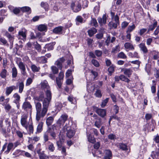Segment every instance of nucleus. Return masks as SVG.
Returning a JSON list of instances; mask_svg holds the SVG:
<instances>
[{"label":"nucleus","mask_w":159,"mask_h":159,"mask_svg":"<svg viewBox=\"0 0 159 159\" xmlns=\"http://www.w3.org/2000/svg\"><path fill=\"white\" fill-rule=\"evenodd\" d=\"M43 124V123L42 122H40L39 123L37 128L36 133H39L42 131Z\"/></svg>","instance_id":"22"},{"label":"nucleus","mask_w":159,"mask_h":159,"mask_svg":"<svg viewBox=\"0 0 159 159\" xmlns=\"http://www.w3.org/2000/svg\"><path fill=\"white\" fill-rule=\"evenodd\" d=\"M24 87V84L23 82H21L19 84V92L20 93H21L23 91Z\"/></svg>","instance_id":"47"},{"label":"nucleus","mask_w":159,"mask_h":159,"mask_svg":"<svg viewBox=\"0 0 159 159\" xmlns=\"http://www.w3.org/2000/svg\"><path fill=\"white\" fill-rule=\"evenodd\" d=\"M32 82V80L31 78H28L26 80V86H29L31 84Z\"/></svg>","instance_id":"64"},{"label":"nucleus","mask_w":159,"mask_h":159,"mask_svg":"<svg viewBox=\"0 0 159 159\" xmlns=\"http://www.w3.org/2000/svg\"><path fill=\"white\" fill-rule=\"evenodd\" d=\"M113 110L116 114L118 113L119 110V107L117 105H114L113 106Z\"/></svg>","instance_id":"61"},{"label":"nucleus","mask_w":159,"mask_h":159,"mask_svg":"<svg viewBox=\"0 0 159 159\" xmlns=\"http://www.w3.org/2000/svg\"><path fill=\"white\" fill-rule=\"evenodd\" d=\"M120 47L119 46H116L115 47L113 48L111 51L112 52L116 53L120 51Z\"/></svg>","instance_id":"51"},{"label":"nucleus","mask_w":159,"mask_h":159,"mask_svg":"<svg viewBox=\"0 0 159 159\" xmlns=\"http://www.w3.org/2000/svg\"><path fill=\"white\" fill-rule=\"evenodd\" d=\"M119 24L117 23L116 22H113L112 21L110 22L108 24V26L109 27L110 29L112 28L116 29L117 28L118 25Z\"/></svg>","instance_id":"31"},{"label":"nucleus","mask_w":159,"mask_h":159,"mask_svg":"<svg viewBox=\"0 0 159 159\" xmlns=\"http://www.w3.org/2000/svg\"><path fill=\"white\" fill-rule=\"evenodd\" d=\"M41 87L42 89L44 90L46 96H49L50 94H51L50 88L46 80H44L41 82Z\"/></svg>","instance_id":"4"},{"label":"nucleus","mask_w":159,"mask_h":159,"mask_svg":"<svg viewBox=\"0 0 159 159\" xmlns=\"http://www.w3.org/2000/svg\"><path fill=\"white\" fill-rule=\"evenodd\" d=\"M44 98V93L41 92L38 97H37L35 98V100L38 101H43Z\"/></svg>","instance_id":"30"},{"label":"nucleus","mask_w":159,"mask_h":159,"mask_svg":"<svg viewBox=\"0 0 159 159\" xmlns=\"http://www.w3.org/2000/svg\"><path fill=\"white\" fill-rule=\"evenodd\" d=\"M62 27L61 26L57 27L53 29V32L56 34H60L62 30Z\"/></svg>","instance_id":"36"},{"label":"nucleus","mask_w":159,"mask_h":159,"mask_svg":"<svg viewBox=\"0 0 159 159\" xmlns=\"http://www.w3.org/2000/svg\"><path fill=\"white\" fill-rule=\"evenodd\" d=\"M35 106L36 111V119L37 121H39L41 118H43L45 115H43L42 114V104L39 102H35Z\"/></svg>","instance_id":"2"},{"label":"nucleus","mask_w":159,"mask_h":159,"mask_svg":"<svg viewBox=\"0 0 159 159\" xmlns=\"http://www.w3.org/2000/svg\"><path fill=\"white\" fill-rule=\"evenodd\" d=\"M22 107L24 110H27L28 109H31L32 106L30 102L25 101L23 103Z\"/></svg>","instance_id":"16"},{"label":"nucleus","mask_w":159,"mask_h":159,"mask_svg":"<svg viewBox=\"0 0 159 159\" xmlns=\"http://www.w3.org/2000/svg\"><path fill=\"white\" fill-rule=\"evenodd\" d=\"M95 95L97 97L100 98L102 96L101 92L100 90H98L96 91L95 93Z\"/></svg>","instance_id":"59"},{"label":"nucleus","mask_w":159,"mask_h":159,"mask_svg":"<svg viewBox=\"0 0 159 159\" xmlns=\"http://www.w3.org/2000/svg\"><path fill=\"white\" fill-rule=\"evenodd\" d=\"M47 58L45 57L42 56L38 58V61L40 63H45L47 62Z\"/></svg>","instance_id":"42"},{"label":"nucleus","mask_w":159,"mask_h":159,"mask_svg":"<svg viewBox=\"0 0 159 159\" xmlns=\"http://www.w3.org/2000/svg\"><path fill=\"white\" fill-rule=\"evenodd\" d=\"M16 134L20 138H22L23 137V134L19 130H16Z\"/></svg>","instance_id":"58"},{"label":"nucleus","mask_w":159,"mask_h":159,"mask_svg":"<svg viewBox=\"0 0 159 159\" xmlns=\"http://www.w3.org/2000/svg\"><path fill=\"white\" fill-rule=\"evenodd\" d=\"M115 22L117 23V24H120V22H119V16L117 15H116L113 18Z\"/></svg>","instance_id":"62"},{"label":"nucleus","mask_w":159,"mask_h":159,"mask_svg":"<svg viewBox=\"0 0 159 159\" xmlns=\"http://www.w3.org/2000/svg\"><path fill=\"white\" fill-rule=\"evenodd\" d=\"M13 147V143L11 142L9 143L7 146V149L5 151L4 153L6 154H8Z\"/></svg>","instance_id":"20"},{"label":"nucleus","mask_w":159,"mask_h":159,"mask_svg":"<svg viewBox=\"0 0 159 159\" xmlns=\"http://www.w3.org/2000/svg\"><path fill=\"white\" fill-rule=\"evenodd\" d=\"M88 141L91 143H93L96 142V139L91 134H90L88 136Z\"/></svg>","instance_id":"35"},{"label":"nucleus","mask_w":159,"mask_h":159,"mask_svg":"<svg viewBox=\"0 0 159 159\" xmlns=\"http://www.w3.org/2000/svg\"><path fill=\"white\" fill-rule=\"evenodd\" d=\"M50 129H48L47 131L43 134V139L44 141L46 142L48 140V136L49 134Z\"/></svg>","instance_id":"23"},{"label":"nucleus","mask_w":159,"mask_h":159,"mask_svg":"<svg viewBox=\"0 0 159 159\" xmlns=\"http://www.w3.org/2000/svg\"><path fill=\"white\" fill-rule=\"evenodd\" d=\"M70 8L73 12L77 13L81 10L82 7L80 3L75 2L71 3Z\"/></svg>","instance_id":"5"},{"label":"nucleus","mask_w":159,"mask_h":159,"mask_svg":"<svg viewBox=\"0 0 159 159\" xmlns=\"http://www.w3.org/2000/svg\"><path fill=\"white\" fill-rule=\"evenodd\" d=\"M31 68L32 71L34 72H39L40 69L39 66H37L34 64H31Z\"/></svg>","instance_id":"32"},{"label":"nucleus","mask_w":159,"mask_h":159,"mask_svg":"<svg viewBox=\"0 0 159 159\" xmlns=\"http://www.w3.org/2000/svg\"><path fill=\"white\" fill-rule=\"evenodd\" d=\"M20 10L23 12H25L29 14H30L31 12V8L27 6L23 7L20 8Z\"/></svg>","instance_id":"18"},{"label":"nucleus","mask_w":159,"mask_h":159,"mask_svg":"<svg viewBox=\"0 0 159 159\" xmlns=\"http://www.w3.org/2000/svg\"><path fill=\"white\" fill-rule=\"evenodd\" d=\"M64 77V73L61 72L59 73L58 76L56 78V83L59 88H60L61 87Z\"/></svg>","instance_id":"7"},{"label":"nucleus","mask_w":159,"mask_h":159,"mask_svg":"<svg viewBox=\"0 0 159 159\" xmlns=\"http://www.w3.org/2000/svg\"><path fill=\"white\" fill-rule=\"evenodd\" d=\"M19 68L21 70V72L22 74L24 76H25L26 74L25 65L22 62L20 61L17 64Z\"/></svg>","instance_id":"11"},{"label":"nucleus","mask_w":159,"mask_h":159,"mask_svg":"<svg viewBox=\"0 0 159 159\" xmlns=\"http://www.w3.org/2000/svg\"><path fill=\"white\" fill-rule=\"evenodd\" d=\"M139 46L141 50L143 51L144 53H146L148 51L144 43H141L139 44Z\"/></svg>","instance_id":"27"},{"label":"nucleus","mask_w":159,"mask_h":159,"mask_svg":"<svg viewBox=\"0 0 159 159\" xmlns=\"http://www.w3.org/2000/svg\"><path fill=\"white\" fill-rule=\"evenodd\" d=\"M93 118V120L94 122V125L97 128H99L102 125L101 119L95 114L92 116Z\"/></svg>","instance_id":"8"},{"label":"nucleus","mask_w":159,"mask_h":159,"mask_svg":"<svg viewBox=\"0 0 159 159\" xmlns=\"http://www.w3.org/2000/svg\"><path fill=\"white\" fill-rule=\"evenodd\" d=\"M3 106H5V109L7 112L9 111L11 108V106L9 104H5L4 103L2 104Z\"/></svg>","instance_id":"48"},{"label":"nucleus","mask_w":159,"mask_h":159,"mask_svg":"<svg viewBox=\"0 0 159 159\" xmlns=\"http://www.w3.org/2000/svg\"><path fill=\"white\" fill-rule=\"evenodd\" d=\"M157 25V22L154 20L153 24L149 26L148 31L153 30Z\"/></svg>","instance_id":"45"},{"label":"nucleus","mask_w":159,"mask_h":159,"mask_svg":"<svg viewBox=\"0 0 159 159\" xmlns=\"http://www.w3.org/2000/svg\"><path fill=\"white\" fill-rule=\"evenodd\" d=\"M55 43H56L55 42H53L52 43L47 44L45 45L44 48L45 49L47 48L48 51L52 50L54 48L53 46Z\"/></svg>","instance_id":"19"},{"label":"nucleus","mask_w":159,"mask_h":159,"mask_svg":"<svg viewBox=\"0 0 159 159\" xmlns=\"http://www.w3.org/2000/svg\"><path fill=\"white\" fill-rule=\"evenodd\" d=\"M92 63L96 67H98L99 66L98 62L96 60L93 59L91 61Z\"/></svg>","instance_id":"56"},{"label":"nucleus","mask_w":159,"mask_h":159,"mask_svg":"<svg viewBox=\"0 0 159 159\" xmlns=\"http://www.w3.org/2000/svg\"><path fill=\"white\" fill-rule=\"evenodd\" d=\"M48 129H50L49 134H50L51 136L54 139H55L56 137L55 133L54 132L52 131L51 128H49Z\"/></svg>","instance_id":"60"},{"label":"nucleus","mask_w":159,"mask_h":159,"mask_svg":"<svg viewBox=\"0 0 159 159\" xmlns=\"http://www.w3.org/2000/svg\"><path fill=\"white\" fill-rule=\"evenodd\" d=\"M30 133H33L34 131V127L33 126V122L31 117L30 118V123L28 125V127Z\"/></svg>","instance_id":"24"},{"label":"nucleus","mask_w":159,"mask_h":159,"mask_svg":"<svg viewBox=\"0 0 159 159\" xmlns=\"http://www.w3.org/2000/svg\"><path fill=\"white\" fill-rule=\"evenodd\" d=\"M135 28V25L133 24L132 25H129L127 28V32L128 33H130Z\"/></svg>","instance_id":"46"},{"label":"nucleus","mask_w":159,"mask_h":159,"mask_svg":"<svg viewBox=\"0 0 159 159\" xmlns=\"http://www.w3.org/2000/svg\"><path fill=\"white\" fill-rule=\"evenodd\" d=\"M121 71H123L124 74L128 77L131 76L133 72V70L130 68L122 69Z\"/></svg>","instance_id":"14"},{"label":"nucleus","mask_w":159,"mask_h":159,"mask_svg":"<svg viewBox=\"0 0 159 159\" xmlns=\"http://www.w3.org/2000/svg\"><path fill=\"white\" fill-rule=\"evenodd\" d=\"M68 116L66 114L62 115L57 121L58 124L61 126H63L65 122L67 120Z\"/></svg>","instance_id":"9"},{"label":"nucleus","mask_w":159,"mask_h":159,"mask_svg":"<svg viewBox=\"0 0 159 159\" xmlns=\"http://www.w3.org/2000/svg\"><path fill=\"white\" fill-rule=\"evenodd\" d=\"M39 156L40 159H49L48 157L43 153L40 154Z\"/></svg>","instance_id":"55"},{"label":"nucleus","mask_w":159,"mask_h":159,"mask_svg":"<svg viewBox=\"0 0 159 159\" xmlns=\"http://www.w3.org/2000/svg\"><path fill=\"white\" fill-rule=\"evenodd\" d=\"M65 60L63 57L60 58L55 62V64L57 67L60 70H61L62 68V63L65 61Z\"/></svg>","instance_id":"12"},{"label":"nucleus","mask_w":159,"mask_h":159,"mask_svg":"<svg viewBox=\"0 0 159 159\" xmlns=\"http://www.w3.org/2000/svg\"><path fill=\"white\" fill-rule=\"evenodd\" d=\"M98 23L101 25L105 24L107 22V17L106 14H103L102 17H99L98 19Z\"/></svg>","instance_id":"13"},{"label":"nucleus","mask_w":159,"mask_h":159,"mask_svg":"<svg viewBox=\"0 0 159 159\" xmlns=\"http://www.w3.org/2000/svg\"><path fill=\"white\" fill-rule=\"evenodd\" d=\"M88 33L90 37L92 36L97 32V30L94 28H93L88 31Z\"/></svg>","instance_id":"33"},{"label":"nucleus","mask_w":159,"mask_h":159,"mask_svg":"<svg viewBox=\"0 0 159 159\" xmlns=\"http://www.w3.org/2000/svg\"><path fill=\"white\" fill-rule=\"evenodd\" d=\"M109 98H106L105 99L103 100L101 105V107H104L106 105L107 103L108 102Z\"/></svg>","instance_id":"54"},{"label":"nucleus","mask_w":159,"mask_h":159,"mask_svg":"<svg viewBox=\"0 0 159 159\" xmlns=\"http://www.w3.org/2000/svg\"><path fill=\"white\" fill-rule=\"evenodd\" d=\"M13 97L14 98V102L16 104L18 103L20 100V97L17 93H15L13 95Z\"/></svg>","instance_id":"29"},{"label":"nucleus","mask_w":159,"mask_h":159,"mask_svg":"<svg viewBox=\"0 0 159 159\" xmlns=\"http://www.w3.org/2000/svg\"><path fill=\"white\" fill-rule=\"evenodd\" d=\"M51 69L54 74H57L58 73V70L56 67L54 66H52Z\"/></svg>","instance_id":"53"},{"label":"nucleus","mask_w":159,"mask_h":159,"mask_svg":"<svg viewBox=\"0 0 159 159\" xmlns=\"http://www.w3.org/2000/svg\"><path fill=\"white\" fill-rule=\"evenodd\" d=\"M118 57L121 59H125L127 58V56L123 52H121L118 55Z\"/></svg>","instance_id":"49"},{"label":"nucleus","mask_w":159,"mask_h":159,"mask_svg":"<svg viewBox=\"0 0 159 159\" xmlns=\"http://www.w3.org/2000/svg\"><path fill=\"white\" fill-rule=\"evenodd\" d=\"M117 146L120 149L123 150H127V147L126 145L121 143H118L117 144Z\"/></svg>","instance_id":"25"},{"label":"nucleus","mask_w":159,"mask_h":159,"mask_svg":"<svg viewBox=\"0 0 159 159\" xmlns=\"http://www.w3.org/2000/svg\"><path fill=\"white\" fill-rule=\"evenodd\" d=\"M49 144L48 146V148L49 150L51 152H53L55 150V147L54 145L52 143L49 142Z\"/></svg>","instance_id":"40"},{"label":"nucleus","mask_w":159,"mask_h":159,"mask_svg":"<svg viewBox=\"0 0 159 159\" xmlns=\"http://www.w3.org/2000/svg\"><path fill=\"white\" fill-rule=\"evenodd\" d=\"M54 117L50 116L46 120V123L48 126L51 125L53 121Z\"/></svg>","instance_id":"34"},{"label":"nucleus","mask_w":159,"mask_h":159,"mask_svg":"<svg viewBox=\"0 0 159 159\" xmlns=\"http://www.w3.org/2000/svg\"><path fill=\"white\" fill-rule=\"evenodd\" d=\"M64 128V130L66 129L67 130L66 135L68 138H71L74 135L75 131L71 127L67 126L66 124Z\"/></svg>","instance_id":"6"},{"label":"nucleus","mask_w":159,"mask_h":159,"mask_svg":"<svg viewBox=\"0 0 159 159\" xmlns=\"http://www.w3.org/2000/svg\"><path fill=\"white\" fill-rule=\"evenodd\" d=\"M28 114H25L21 116L20 119V123L21 125L26 130L28 129V125L30 123V120L29 122H28Z\"/></svg>","instance_id":"3"},{"label":"nucleus","mask_w":159,"mask_h":159,"mask_svg":"<svg viewBox=\"0 0 159 159\" xmlns=\"http://www.w3.org/2000/svg\"><path fill=\"white\" fill-rule=\"evenodd\" d=\"M128 56L131 57L132 58H139V56L138 55V53L136 52H134L133 53L132 52H129L128 53Z\"/></svg>","instance_id":"41"},{"label":"nucleus","mask_w":159,"mask_h":159,"mask_svg":"<svg viewBox=\"0 0 159 159\" xmlns=\"http://www.w3.org/2000/svg\"><path fill=\"white\" fill-rule=\"evenodd\" d=\"M76 20L77 22L81 23L83 22V19L80 16H78L76 18Z\"/></svg>","instance_id":"57"},{"label":"nucleus","mask_w":159,"mask_h":159,"mask_svg":"<svg viewBox=\"0 0 159 159\" xmlns=\"http://www.w3.org/2000/svg\"><path fill=\"white\" fill-rule=\"evenodd\" d=\"M7 70L5 69H3L1 70V72L0 73V76L2 78L5 79L7 76Z\"/></svg>","instance_id":"39"},{"label":"nucleus","mask_w":159,"mask_h":159,"mask_svg":"<svg viewBox=\"0 0 159 159\" xmlns=\"http://www.w3.org/2000/svg\"><path fill=\"white\" fill-rule=\"evenodd\" d=\"M105 156L112 157V154L111 151L109 150H107L105 151Z\"/></svg>","instance_id":"50"},{"label":"nucleus","mask_w":159,"mask_h":159,"mask_svg":"<svg viewBox=\"0 0 159 159\" xmlns=\"http://www.w3.org/2000/svg\"><path fill=\"white\" fill-rule=\"evenodd\" d=\"M16 87L14 86H11L6 88V95L8 96L11 93L14 89H16Z\"/></svg>","instance_id":"17"},{"label":"nucleus","mask_w":159,"mask_h":159,"mask_svg":"<svg viewBox=\"0 0 159 159\" xmlns=\"http://www.w3.org/2000/svg\"><path fill=\"white\" fill-rule=\"evenodd\" d=\"M96 112L99 116L103 117L106 115V110L104 109H98L96 110Z\"/></svg>","instance_id":"15"},{"label":"nucleus","mask_w":159,"mask_h":159,"mask_svg":"<svg viewBox=\"0 0 159 159\" xmlns=\"http://www.w3.org/2000/svg\"><path fill=\"white\" fill-rule=\"evenodd\" d=\"M17 71L16 67H14L12 69V76L13 78H15L17 77Z\"/></svg>","instance_id":"38"},{"label":"nucleus","mask_w":159,"mask_h":159,"mask_svg":"<svg viewBox=\"0 0 159 159\" xmlns=\"http://www.w3.org/2000/svg\"><path fill=\"white\" fill-rule=\"evenodd\" d=\"M46 97L43 101L42 108V115H46L48 111V109L52 98V95L50 94L49 96H46Z\"/></svg>","instance_id":"1"},{"label":"nucleus","mask_w":159,"mask_h":159,"mask_svg":"<svg viewBox=\"0 0 159 159\" xmlns=\"http://www.w3.org/2000/svg\"><path fill=\"white\" fill-rule=\"evenodd\" d=\"M34 45L35 48L38 51L40 52L41 50V47L37 42L34 43Z\"/></svg>","instance_id":"52"},{"label":"nucleus","mask_w":159,"mask_h":159,"mask_svg":"<svg viewBox=\"0 0 159 159\" xmlns=\"http://www.w3.org/2000/svg\"><path fill=\"white\" fill-rule=\"evenodd\" d=\"M38 30L41 31H46L47 30V26L45 25H40L38 27Z\"/></svg>","instance_id":"37"},{"label":"nucleus","mask_w":159,"mask_h":159,"mask_svg":"<svg viewBox=\"0 0 159 159\" xmlns=\"http://www.w3.org/2000/svg\"><path fill=\"white\" fill-rule=\"evenodd\" d=\"M87 90H89L90 92L93 91L95 89V85L94 84H87Z\"/></svg>","instance_id":"43"},{"label":"nucleus","mask_w":159,"mask_h":159,"mask_svg":"<svg viewBox=\"0 0 159 159\" xmlns=\"http://www.w3.org/2000/svg\"><path fill=\"white\" fill-rule=\"evenodd\" d=\"M124 47L126 49H129L130 50H133L134 48L133 45L130 43H126L124 44Z\"/></svg>","instance_id":"28"},{"label":"nucleus","mask_w":159,"mask_h":159,"mask_svg":"<svg viewBox=\"0 0 159 159\" xmlns=\"http://www.w3.org/2000/svg\"><path fill=\"white\" fill-rule=\"evenodd\" d=\"M5 35L8 38L10 44H13L14 40L13 36L11 35L9 33L7 32L6 33Z\"/></svg>","instance_id":"21"},{"label":"nucleus","mask_w":159,"mask_h":159,"mask_svg":"<svg viewBox=\"0 0 159 159\" xmlns=\"http://www.w3.org/2000/svg\"><path fill=\"white\" fill-rule=\"evenodd\" d=\"M26 30L25 28H23L19 31L18 32V35L17 36L18 38L24 40L26 39Z\"/></svg>","instance_id":"10"},{"label":"nucleus","mask_w":159,"mask_h":159,"mask_svg":"<svg viewBox=\"0 0 159 159\" xmlns=\"http://www.w3.org/2000/svg\"><path fill=\"white\" fill-rule=\"evenodd\" d=\"M114 70V67L113 66H110L108 69V71L109 73L111 74Z\"/></svg>","instance_id":"63"},{"label":"nucleus","mask_w":159,"mask_h":159,"mask_svg":"<svg viewBox=\"0 0 159 159\" xmlns=\"http://www.w3.org/2000/svg\"><path fill=\"white\" fill-rule=\"evenodd\" d=\"M120 80L129 83L130 80L123 75H120Z\"/></svg>","instance_id":"44"},{"label":"nucleus","mask_w":159,"mask_h":159,"mask_svg":"<svg viewBox=\"0 0 159 159\" xmlns=\"http://www.w3.org/2000/svg\"><path fill=\"white\" fill-rule=\"evenodd\" d=\"M41 7L43 8L45 11H47L49 9V5L46 2H42L40 4Z\"/></svg>","instance_id":"26"}]
</instances>
